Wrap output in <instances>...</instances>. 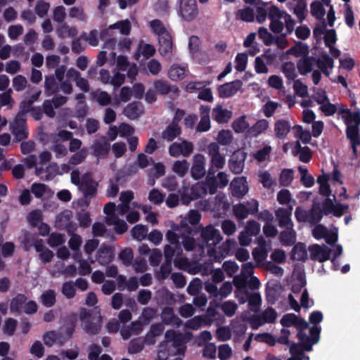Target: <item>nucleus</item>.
Masks as SVG:
<instances>
[{
	"mask_svg": "<svg viewBox=\"0 0 360 360\" xmlns=\"http://www.w3.org/2000/svg\"><path fill=\"white\" fill-rule=\"evenodd\" d=\"M229 181L227 175L224 172H219L214 178L207 176L206 187L204 186L203 184L198 183L191 188L184 187L179 191L182 202L184 204H188L191 200L198 199L202 195L206 193L207 188L210 194H214L217 188H223L227 186Z\"/></svg>",
	"mask_w": 360,
	"mask_h": 360,
	"instance_id": "nucleus-1",
	"label": "nucleus"
},
{
	"mask_svg": "<svg viewBox=\"0 0 360 360\" xmlns=\"http://www.w3.org/2000/svg\"><path fill=\"white\" fill-rule=\"evenodd\" d=\"M202 244L200 248L207 249V254L216 261L226 257L228 254V250L224 248V244L217 247L222 238L219 230L214 229L212 226H208L203 228L201 231Z\"/></svg>",
	"mask_w": 360,
	"mask_h": 360,
	"instance_id": "nucleus-2",
	"label": "nucleus"
},
{
	"mask_svg": "<svg viewBox=\"0 0 360 360\" xmlns=\"http://www.w3.org/2000/svg\"><path fill=\"white\" fill-rule=\"evenodd\" d=\"M319 332L320 328L317 326L310 328L309 335L304 331H300L298 333V338L302 343V346L297 344H292L290 347L291 356L287 360H309V357L304 355L303 351H310L312 345L318 342Z\"/></svg>",
	"mask_w": 360,
	"mask_h": 360,
	"instance_id": "nucleus-3",
	"label": "nucleus"
},
{
	"mask_svg": "<svg viewBox=\"0 0 360 360\" xmlns=\"http://www.w3.org/2000/svg\"><path fill=\"white\" fill-rule=\"evenodd\" d=\"M338 179V169L335 167L331 175L323 174L317 178L319 184V193L326 197L323 210L326 214L332 213L338 216V208L335 194L332 193L330 188V183L335 182Z\"/></svg>",
	"mask_w": 360,
	"mask_h": 360,
	"instance_id": "nucleus-4",
	"label": "nucleus"
},
{
	"mask_svg": "<svg viewBox=\"0 0 360 360\" xmlns=\"http://www.w3.org/2000/svg\"><path fill=\"white\" fill-rule=\"evenodd\" d=\"M152 31L158 36L160 53L171 60L173 51L172 37L169 32L163 26V24H150Z\"/></svg>",
	"mask_w": 360,
	"mask_h": 360,
	"instance_id": "nucleus-5",
	"label": "nucleus"
},
{
	"mask_svg": "<svg viewBox=\"0 0 360 360\" xmlns=\"http://www.w3.org/2000/svg\"><path fill=\"white\" fill-rule=\"evenodd\" d=\"M103 212L107 215L105 221L108 225L114 226V229L117 233H123L127 230V224L123 220L120 219L117 214L116 205L110 202L103 207Z\"/></svg>",
	"mask_w": 360,
	"mask_h": 360,
	"instance_id": "nucleus-6",
	"label": "nucleus"
},
{
	"mask_svg": "<svg viewBox=\"0 0 360 360\" xmlns=\"http://www.w3.org/2000/svg\"><path fill=\"white\" fill-rule=\"evenodd\" d=\"M179 14L183 20L192 21L198 14L196 0H181Z\"/></svg>",
	"mask_w": 360,
	"mask_h": 360,
	"instance_id": "nucleus-7",
	"label": "nucleus"
},
{
	"mask_svg": "<svg viewBox=\"0 0 360 360\" xmlns=\"http://www.w3.org/2000/svg\"><path fill=\"white\" fill-rule=\"evenodd\" d=\"M80 319L82 321V328L86 332L91 334L98 333L102 321V317L100 314L94 319V323H91L89 312L86 309H82L80 311Z\"/></svg>",
	"mask_w": 360,
	"mask_h": 360,
	"instance_id": "nucleus-8",
	"label": "nucleus"
},
{
	"mask_svg": "<svg viewBox=\"0 0 360 360\" xmlns=\"http://www.w3.org/2000/svg\"><path fill=\"white\" fill-rule=\"evenodd\" d=\"M193 150V143L186 140H183L180 142H174L171 144L169 148V153L172 157H179L180 155L187 157Z\"/></svg>",
	"mask_w": 360,
	"mask_h": 360,
	"instance_id": "nucleus-9",
	"label": "nucleus"
},
{
	"mask_svg": "<svg viewBox=\"0 0 360 360\" xmlns=\"http://www.w3.org/2000/svg\"><path fill=\"white\" fill-rule=\"evenodd\" d=\"M24 113L25 112L21 110V112L16 115L11 125L12 133L18 141L25 139L28 136Z\"/></svg>",
	"mask_w": 360,
	"mask_h": 360,
	"instance_id": "nucleus-10",
	"label": "nucleus"
},
{
	"mask_svg": "<svg viewBox=\"0 0 360 360\" xmlns=\"http://www.w3.org/2000/svg\"><path fill=\"white\" fill-rule=\"evenodd\" d=\"M277 317L276 311L272 308H267L260 316L251 319L250 323L253 329H257L265 323H272Z\"/></svg>",
	"mask_w": 360,
	"mask_h": 360,
	"instance_id": "nucleus-11",
	"label": "nucleus"
},
{
	"mask_svg": "<svg viewBox=\"0 0 360 360\" xmlns=\"http://www.w3.org/2000/svg\"><path fill=\"white\" fill-rule=\"evenodd\" d=\"M339 115H341L347 126L360 124V112L359 110L352 112L345 108V105L339 104Z\"/></svg>",
	"mask_w": 360,
	"mask_h": 360,
	"instance_id": "nucleus-12",
	"label": "nucleus"
},
{
	"mask_svg": "<svg viewBox=\"0 0 360 360\" xmlns=\"http://www.w3.org/2000/svg\"><path fill=\"white\" fill-rule=\"evenodd\" d=\"M231 191L233 196L242 198L248 192L246 179L243 176L235 178L231 183Z\"/></svg>",
	"mask_w": 360,
	"mask_h": 360,
	"instance_id": "nucleus-13",
	"label": "nucleus"
},
{
	"mask_svg": "<svg viewBox=\"0 0 360 360\" xmlns=\"http://www.w3.org/2000/svg\"><path fill=\"white\" fill-rule=\"evenodd\" d=\"M208 154L210 157L212 167L217 169L224 167L226 160L219 153V147L216 143H211L208 146Z\"/></svg>",
	"mask_w": 360,
	"mask_h": 360,
	"instance_id": "nucleus-14",
	"label": "nucleus"
},
{
	"mask_svg": "<svg viewBox=\"0 0 360 360\" xmlns=\"http://www.w3.org/2000/svg\"><path fill=\"white\" fill-rule=\"evenodd\" d=\"M313 236L316 239L325 238L329 245H333L337 240L335 230H328L321 225H318L313 229Z\"/></svg>",
	"mask_w": 360,
	"mask_h": 360,
	"instance_id": "nucleus-15",
	"label": "nucleus"
},
{
	"mask_svg": "<svg viewBox=\"0 0 360 360\" xmlns=\"http://www.w3.org/2000/svg\"><path fill=\"white\" fill-rule=\"evenodd\" d=\"M98 187V183L92 179L91 173H86L83 175L79 189L85 196L94 195Z\"/></svg>",
	"mask_w": 360,
	"mask_h": 360,
	"instance_id": "nucleus-16",
	"label": "nucleus"
},
{
	"mask_svg": "<svg viewBox=\"0 0 360 360\" xmlns=\"http://www.w3.org/2000/svg\"><path fill=\"white\" fill-rule=\"evenodd\" d=\"M205 157L202 154H196L193 158L191 167L192 176L198 179L205 174Z\"/></svg>",
	"mask_w": 360,
	"mask_h": 360,
	"instance_id": "nucleus-17",
	"label": "nucleus"
},
{
	"mask_svg": "<svg viewBox=\"0 0 360 360\" xmlns=\"http://www.w3.org/2000/svg\"><path fill=\"white\" fill-rule=\"evenodd\" d=\"M245 160V153L243 150H237L231 156L229 160L230 169L236 174L242 172L244 168V162Z\"/></svg>",
	"mask_w": 360,
	"mask_h": 360,
	"instance_id": "nucleus-18",
	"label": "nucleus"
},
{
	"mask_svg": "<svg viewBox=\"0 0 360 360\" xmlns=\"http://www.w3.org/2000/svg\"><path fill=\"white\" fill-rule=\"evenodd\" d=\"M243 83L240 80L221 85L219 89V95L221 98H229L235 95L242 87Z\"/></svg>",
	"mask_w": 360,
	"mask_h": 360,
	"instance_id": "nucleus-19",
	"label": "nucleus"
},
{
	"mask_svg": "<svg viewBox=\"0 0 360 360\" xmlns=\"http://www.w3.org/2000/svg\"><path fill=\"white\" fill-rule=\"evenodd\" d=\"M268 16L271 22H282L281 21L282 20H283V22H295L290 15L280 10L276 6H270L268 11Z\"/></svg>",
	"mask_w": 360,
	"mask_h": 360,
	"instance_id": "nucleus-20",
	"label": "nucleus"
},
{
	"mask_svg": "<svg viewBox=\"0 0 360 360\" xmlns=\"http://www.w3.org/2000/svg\"><path fill=\"white\" fill-rule=\"evenodd\" d=\"M318 212L317 207H313L310 212L301 207H297L295 210V217L299 221H308L311 224H315L321 219V215L319 214L317 217H314V214Z\"/></svg>",
	"mask_w": 360,
	"mask_h": 360,
	"instance_id": "nucleus-21",
	"label": "nucleus"
},
{
	"mask_svg": "<svg viewBox=\"0 0 360 360\" xmlns=\"http://www.w3.org/2000/svg\"><path fill=\"white\" fill-rule=\"evenodd\" d=\"M347 138L350 141L353 155L357 156V147L359 143V125H349L346 129Z\"/></svg>",
	"mask_w": 360,
	"mask_h": 360,
	"instance_id": "nucleus-22",
	"label": "nucleus"
},
{
	"mask_svg": "<svg viewBox=\"0 0 360 360\" xmlns=\"http://www.w3.org/2000/svg\"><path fill=\"white\" fill-rule=\"evenodd\" d=\"M134 198V193L131 191H123L120 193V203L117 207V212L120 215L125 214L129 210V203Z\"/></svg>",
	"mask_w": 360,
	"mask_h": 360,
	"instance_id": "nucleus-23",
	"label": "nucleus"
},
{
	"mask_svg": "<svg viewBox=\"0 0 360 360\" xmlns=\"http://www.w3.org/2000/svg\"><path fill=\"white\" fill-rule=\"evenodd\" d=\"M311 259L319 262H323L329 258L330 250L325 247L314 245L309 248Z\"/></svg>",
	"mask_w": 360,
	"mask_h": 360,
	"instance_id": "nucleus-24",
	"label": "nucleus"
},
{
	"mask_svg": "<svg viewBox=\"0 0 360 360\" xmlns=\"http://www.w3.org/2000/svg\"><path fill=\"white\" fill-rule=\"evenodd\" d=\"M232 117V112L222 105H217L212 110V117L218 123L228 122Z\"/></svg>",
	"mask_w": 360,
	"mask_h": 360,
	"instance_id": "nucleus-25",
	"label": "nucleus"
},
{
	"mask_svg": "<svg viewBox=\"0 0 360 360\" xmlns=\"http://www.w3.org/2000/svg\"><path fill=\"white\" fill-rule=\"evenodd\" d=\"M43 340L48 347H52L54 344L63 345L65 342L63 333L54 330L46 333L43 335Z\"/></svg>",
	"mask_w": 360,
	"mask_h": 360,
	"instance_id": "nucleus-26",
	"label": "nucleus"
},
{
	"mask_svg": "<svg viewBox=\"0 0 360 360\" xmlns=\"http://www.w3.org/2000/svg\"><path fill=\"white\" fill-rule=\"evenodd\" d=\"M34 248L39 252V257L43 262H50L52 260L54 254L44 246L42 240L35 241Z\"/></svg>",
	"mask_w": 360,
	"mask_h": 360,
	"instance_id": "nucleus-27",
	"label": "nucleus"
},
{
	"mask_svg": "<svg viewBox=\"0 0 360 360\" xmlns=\"http://www.w3.org/2000/svg\"><path fill=\"white\" fill-rule=\"evenodd\" d=\"M292 207L290 210L284 208H279L276 210L275 214L278 220L279 226L284 228L292 227V223L290 219Z\"/></svg>",
	"mask_w": 360,
	"mask_h": 360,
	"instance_id": "nucleus-28",
	"label": "nucleus"
},
{
	"mask_svg": "<svg viewBox=\"0 0 360 360\" xmlns=\"http://www.w3.org/2000/svg\"><path fill=\"white\" fill-rule=\"evenodd\" d=\"M181 128L176 122H172L162 132V138L167 141H173L181 134Z\"/></svg>",
	"mask_w": 360,
	"mask_h": 360,
	"instance_id": "nucleus-29",
	"label": "nucleus"
},
{
	"mask_svg": "<svg viewBox=\"0 0 360 360\" xmlns=\"http://www.w3.org/2000/svg\"><path fill=\"white\" fill-rule=\"evenodd\" d=\"M155 53V47L149 44L141 41L138 46L137 52L135 54V58L139 60L141 55L143 56L146 58L153 56Z\"/></svg>",
	"mask_w": 360,
	"mask_h": 360,
	"instance_id": "nucleus-30",
	"label": "nucleus"
},
{
	"mask_svg": "<svg viewBox=\"0 0 360 360\" xmlns=\"http://www.w3.org/2000/svg\"><path fill=\"white\" fill-rule=\"evenodd\" d=\"M318 65V61L315 59L306 58L297 63V68L300 74L305 75L313 71Z\"/></svg>",
	"mask_w": 360,
	"mask_h": 360,
	"instance_id": "nucleus-31",
	"label": "nucleus"
},
{
	"mask_svg": "<svg viewBox=\"0 0 360 360\" xmlns=\"http://www.w3.org/2000/svg\"><path fill=\"white\" fill-rule=\"evenodd\" d=\"M248 278L241 276L238 275L233 278V283L236 288V296L240 298L243 295L247 292L246 285L248 283Z\"/></svg>",
	"mask_w": 360,
	"mask_h": 360,
	"instance_id": "nucleus-32",
	"label": "nucleus"
},
{
	"mask_svg": "<svg viewBox=\"0 0 360 360\" xmlns=\"http://www.w3.org/2000/svg\"><path fill=\"white\" fill-rule=\"evenodd\" d=\"M186 75V67L173 65L169 70V77L174 81L184 79Z\"/></svg>",
	"mask_w": 360,
	"mask_h": 360,
	"instance_id": "nucleus-33",
	"label": "nucleus"
},
{
	"mask_svg": "<svg viewBox=\"0 0 360 360\" xmlns=\"http://www.w3.org/2000/svg\"><path fill=\"white\" fill-rule=\"evenodd\" d=\"M290 130V125L285 120H278L275 123L274 131L277 137L283 139L286 136Z\"/></svg>",
	"mask_w": 360,
	"mask_h": 360,
	"instance_id": "nucleus-34",
	"label": "nucleus"
},
{
	"mask_svg": "<svg viewBox=\"0 0 360 360\" xmlns=\"http://www.w3.org/2000/svg\"><path fill=\"white\" fill-rule=\"evenodd\" d=\"M295 155L299 156V159L304 162H307L311 160V153L308 147H301L299 141L296 142L295 146L292 150Z\"/></svg>",
	"mask_w": 360,
	"mask_h": 360,
	"instance_id": "nucleus-35",
	"label": "nucleus"
},
{
	"mask_svg": "<svg viewBox=\"0 0 360 360\" xmlns=\"http://www.w3.org/2000/svg\"><path fill=\"white\" fill-rule=\"evenodd\" d=\"M324 39L326 46H328L331 53L334 55L337 54V50L335 49L336 43V32L333 29L326 30L324 32Z\"/></svg>",
	"mask_w": 360,
	"mask_h": 360,
	"instance_id": "nucleus-36",
	"label": "nucleus"
},
{
	"mask_svg": "<svg viewBox=\"0 0 360 360\" xmlns=\"http://www.w3.org/2000/svg\"><path fill=\"white\" fill-rule=\"evenodd\" d=\"M189 167L190 164L188 161L176 160L172 165V169L179 176L183 177L187 174Z\"/></svg>",
	"mask_w": 360,
	"mask_h": 360,
	"instance_id": "nucleus-37",
	"label": "nucleus"
},
{
	"mask_svg": "<svg viewBox=\"0 0 360 360\" xmlns=\"http://www.w3.org/2000/svg\"><path fill=\"white\" fill-rule=\"evenodd\" d=\"M258 180L266 188H271L276 185V181L267 171H261L258 174Z\"/></svg>",
	"mask_w": 360,
	"mask_h": 360,
	"instance_id": "nucleus-38",
	"label": "nucleus"
},
{
	"mask_svg": "<svg viewBox=\"0 0 360 360\" xmlns=\"http://www.w3.org/2000/svg\"><path fill=\"white\" fill-rule=\"evenodd\" d=\"M154 89L160 94H166L169 92L176 94L178 92V88L176 86H169L166 82L162 81H155Z\"/></svg>",
	"mask_w": 360,
	"mask_h": 360,
	"instance_id": "nucleus-39",
	"label": "nucleus"
},
{
	"mask_svg": "<svg viewBox=\"0 0 360 360\" xmlns=\"http://www.w3.org/2000/svg\"><path fill=\"white\" fill-rule=\"evenodd\" d=\"M286 230L281 232L280 238L281 242L286 245H291L296 241L295 231L291 228H285Z\"/></svg>",
	"mask_w": 360,
	"mask_h": 360,
	"instance_id": "nucleus-40",
	"label": "nucleus"
},
{
	"mask_svg": "<svg viewBox=\"0 0 360 360\" xmlns=\"http://www.w3.org/2000/svg\"><path fill=\"white\" fill-rule=\"evenodd\" d=\"M40 302L47 307H50L56 303V292L53 290H48L43 292L39 297Z\"/></svg>",
	"mask_w": 360,
	"mask_h": 360,
	"instance_id": "nucleus-41",
	"label": "nucleus"
},
{
	"mask_svg": "<svg viewBox=\"0 0 360 360\" xmlns=\"http://www.w3.org/2000/svg\"><path fill=\"white\" fill-rule=\"evenodd\" d=\"M238 299L240 302L243 304L248 300L249 302V304L252 306H258L260 304L262 301L261 296L257 292L249 294L247 292Z\"/></svg>",
	"mask_w": 360,
	"mask_h": 360,
	"instance_id": "nucleus-42",
	"label": "nucleus"
},
{
	"mask_svg": "<svg viewBox=\"0 0 360 360\" xmlns=\"http://www.w3.org/2000/svg\"><path fill=\"white\" fill-rule=\"evenodd\" d=\"M269 127V122L266 120H261L255 123L252 128L250 129V135L257 136L264 132Z\"/></svg>",
	"mask_w": 360,
	"mask_h": 360,
	"instance_id": "nucleus-43",
	"label": "nucleus"
},
{
	"mask_svg": "<svg viewBox=\"0 0 360 360\" xmlns=\"http://www.w3.org/2000/svg\"><path fill=\"white\" fill-rule=\"evenodd\" d=\"M44 88L47 96H51L58 91V87L54 76L51 75L45 77Z\"/></svg>",
	"mask_w": 360,
	"mask_h": 360,
	"instance_id": "nucleus-44",
	"label": "nucleus"
},
{
	"mask_svg": "<svg viewBox=\"0 0 360 360\" xmlns=\"http://www.w3.org/2000/svg\"><path fill=\"white\" fill-rule=\"evenodd\" d=\"M162 319L163 322L167 324H173L178 326L180 320L179 318L174 316V311L172 308H165L162 313Z\"/></svg>",
	"mask_w": 360,
	"mask_h": 360,
	"instance_id": "nucleus-45",
	"label": "nucleus"
},
{
	"mask_svg": "<svg viewBox=\"0 0 360 360\" xmlns=\"http://www.w3.org/2000/svg\"><path fill=\"white\" fill-rule=\"evenodd\" d=\"M298 170L300 173V180L302 184L307 188L311 187L314 184V177L308 173V170L305 167L300 166Z\"/></svg>",
	"mask_w": 360,
	"mask_h": 360,
	"instance_id": "nucleus-46",
	"label": "nucleus"
},
{
	"mask_svg": "<svg viewBox=\"0 0 360 360\" xmlns=\"http://www.w3.org/2000/svg\"><path fill=\"white\" fill-rule=\"evenodd\" d=\"M26 297L23 295H18L11 302L10 309L11 312H20L23 309Z\"/></svg>",
	"mask_w": 360,
	"mask_h": 360,
	"instance_id": "nucleus-47",
	"label": "nucleus"
},
{
	"mask_svg": "<svg viewBox=\"0 0 360 360\" xmlns=\"http://www.w3.org/2000/svg\"><path fill=\"white\" fill-rule=\"evenodd\" d=\"M12 84L16 91H22L27 87L28 81L25 77L18 75L13 78Z\"/></svg>",
	"mask_w": 360,
	"mask_h": 360,
	"instance_id": "nucleus-48",
	"label": "nucleus"
},
{
	"mask_svg": "<svg viewBox=\"0 0 360 360\" xmlns=\"http://www.w3.org/2000/svg\"><path fill=\"white\" fill-rule=\"evenodd\" d=\"M292 257L296 260H304L307 257L306 246L303 243H297L293 248Z\"/></svg>",
	"mask_w": 360,
	"mask_h": 360,
	"instance_id": "nucleus-49",
	"label": "nucleus"
},
{
	"mask_svg": "<svg viewBox=\"0 0 360 360\" xmlns=\"http://www.w3.org/2000/svg\"><path fill=\"white\" fill-rule=\"evenodd\" d=\"M232 128L236 133H243L249 128V124L245 116H241L235 120L232 123Z\"/></svg>",
	"mask_w": 360,
	"mask_h": 360,
	"instance_id": "nucleus-50",
	"label": "nucleus"
},
{
	"mask_svg": "<svg viewBox=\"0 0 360 360\" xmlns=\"http://www.w3.org/2000/svg\"><path fill=\"white\" fill-rule=\"evenodd\" d=\"M237 20L246 22H252L255 18L254 10L250 7L239 10L236 15Z\"/></svg>",
	"mask_w": 360,
	"mask_h": 360,
	"instance_id": "nucleus-51",
	"label": "nucleus"
},
{
	"mask_svg": "<svg viewBox=\"0 0 360 360\" xmlns=\"http://www.w3.org/2000/svg\"><path fill=\"white\" fill-rule=\"evenodd\" d=\"M68 16L77 21H85L86 20V16L82 8L74 6L72 7L69 12Z\"/></svg>",
	"mask_w": 360,
	"mask_h": 360,
	"instance_id": "nucleus-52",
	"label": "nucleus"
},
{
	"mask_svg": "<svg viewBox=\"0 0 360 360\" xmlns=\"http://www.w3.org/2000/svg\"><path fill=\"white\" fill-rule=\"evenodd\" d=\"M65 240V234L53 233L48 238L47 243L51 247L54 248L63 245Z\"/></svg>",
	"mask_w": 360,
	"mask_h": 360,
	"instance_id": "nucleus-53",
	"label": "nucleus"
},
{
	"mask_svg": "<svg viewBox=\"0 0 360 360\" xmlns=\"http://www.w3.org/2000/svg\"><path fill=\"white\" fill-rule=\"evenodd\" d=\"M18 321L12 318H8L5 320L2 327V330L4 334L8 335H13L15 331Z\"/></svg>",
	"mask_w": 360,
	"mask_h": 360,
	"instance_id": "nucleus-54",
	"label": "nucleus"
},
{
	"mask_svg": "<svg viewBox=\"0 0 360 360\" xmlns=\"http://www.w3.org/2000/svg\"><path fill=\"white\" fill-rule=\"evenodd\" d=\"M233 210L235 216L238 219H245L249 214H251L250 212H248V209L245 203L234 205Z\"/></svg>",
	"mask_w": 360,
	"mask_h": 360,
	"instance_id": "nucleus-55",
	"label": "nucleus"
},
{
	"mask_svg": "<svg viewBox=\"0 0 360 360\" xmlns=\"http://www.w3.org/2000/svg\"><path fill=\"white\" fill-rule=\"evenodd\" d=\"M92 96L101 105H107L110 102V96L105 91L97 90L92 93Z\"/></svg>",
	"mask_w": 360,
	"mask_h": 360,
	"instance_id": "nucleus-56",
	"label": "nucleus"
},
{
	"mask_svg": "<svg viewBox=\"0 0 360 360\" xmlns=\"http://www.w3.org/2000/svg\"><path fill=\"white\" fill-rule=\"evenodd\" d=\"M293 179V171L289 169H283L279 176L281 186H287L290 184Z\"/></svg>",
	"mask_w": 360,
	"mask_h": 360,
	"instance_id": "nucleus-57",
	"label": "nucleus"
},
{
	"mask_svg": "<svg viewBox=\"0 0 360 360\" xmlns=\"http://www.w3.org/2000/svg\"><path fill=\"white\" fill-rule=\"evenodd\" d=\"M131 233L135 239L142 240L147 236L148 229L143 225L138 224L131 229Z\"/></svg>",
	"mask_w": 360,
	"mask_h": 360,
	"instance_id": "nucleus-58",
	"label": "nucleus"
},
{
	"mask_svg": "<svg viewBox=\"0 0 360 360\" xmlns=\"http://www.w3.org/2000/svg\"><path fill=\"white\" fill-rule=\"evenodd\" d=\"M163 330L162 326L161 324L154 325L151 327L150 332L147 334L146 338V342L149 344H154L155 340L153 338L155 336L159 335Z\"/></svg>",
	"mask_w": 360,
	"mask_h": 360,
	"instance_id": "nucleus-59",
	"label": "nucleus"
},
{
	"mask_svg": "<svg viewBox=\"0 0 360 360\" xmlns=\"http://www.w3.org/2000/svg\"><path fill=\"white\" fill-rule=\"evenodd\" d=\"M61 292L64 296L70 299L75 297L76 293L75 285L72 281H68L63 284Z\"/></svg>",
	"mask_w": 360,
	"mask_h": 360,
	"instance_id": "nucleus-60",
	"label": "nucleus"
},
{
	"mask_svg": "<svg viewBox=\"0 0 360 360\" xmlns=\"http://www.w3.org/2000/svg\"><path fill=\"white\" fill-rule=\"evenodd\" d=\"M72 217V212L69 210H65L58 215L56 219V224L58 227L63 228L69 224L70 220Z\"/></svg>",
	"mask_w": 360,
	"mask_h": 360,
	"instance_id": "nucleus-61",
	"label": "nucleus"
},
{
	"mask_svg": "<svg viewBox=\"0 0 360 360\" xmlns=\"http://www.w3.org/2000/svg\"><path fill=\"white\" fill-rule=\"evenodd\" d=\"M220 308L225 315L231 317L235 314L238 306L233 302L226 301L221 304Z\"/></svg>",
	"mask_w": 360,
	"mask_h": 360,
	"instance_id": "nucleus-62",
	"label": "nucleus"
},
{
	"mask_svg": "<svg viewBox=\"0 0 360 360\" xmlns=\"http://www.w3.org/2000/svg\"><path fill=\"white\" fill-rule=\"evenodd\" d=\"M87 156V150L82 148L75 154H74L69 160V164L72 165H77L81 164Z\"/></svg>",
	"mask_w": 360,
	"mask_h": 360,
	"instance_id": "nucleus-63",
	"label": "nucleus"
},
{
	"mask_svg": "<svg viewBox=\"0 0 360 360\" xmlns=\"http://www.w3.org/2000/svg\"><path fill=\"white\" fill-rule=\"evenodd\" d=\"M297 1L296 6L294 8V13L300 21L304 20V13L306 11V3L304 0H295Z\"/></svg>",
	"mask_w": 360,
	"mask_h": 360,
	"instance_id": "nucleus-64",
	"label": "nucleus"
}]
</instances>
